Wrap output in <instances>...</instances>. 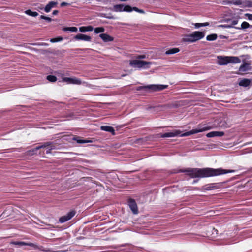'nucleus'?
I'll return each mask as SVG.
<instances>
[{
	"label": "nucleus",
	"mask_w": 252,
	"mask_h": 252,
	"mask_svg": "<svg viewBox=\"0 0 252 252\" xmlns=\"http://www.w3.org/2000/svg\"><path fill=\"white\" fill-rule=\"evenodd\" d=\"M196 28H198L200 27H202V23H195L194 24Z\"/></svg>",
	"instance_id": "40"
},
{
	"label": "nucleus",
	"mask_w": 252,
	"mask_h": 252,
	"mask_svg": "<svg viewBox=\"0 0 252 252\" xmlns=\"http://www.w3.org/2000/svg\"><path fill=\"white\" fill-rule=\"evenodd\" d=\"M46 154H50V153H51V151L52 150L56 149V148L54 146L52 145L51 144L50 146L48 147H47V148H46Z\"/></svg>",
	"instance_id": "33"
},
{
	"label": "nucleus",
	"mask_w": 252,
	"mask_h": 252,
	"mask_svg": "<svg viewBox=\"0 0 252 252\" xmlns=\"http://www.w3.org/2000/svg\"><path fill=\"white\" fill-rule=\"evenodd\" d=\"M102 130L108 131L112 133L113 135L115 134V130L113 127L110 126H102L100 127Z\"/></svg>",
	"instance_id": "19"
},
{
	"label": "nucleus",
	"mask_w": 252,
	"mask_h": 252,
	"mask_svg": "<svg viewBox=\"0 0 252 252\" xmlns=\"http://www.w3.org/2000/svg\"><path fill=\"white\" fill-rule=\"evenodd\" d=\"M252 69L251 66L249 63H244L242 64L239 68L238 74H244L246 72L251 70Z\"/></svg>",
	"instance_id": "9"
},
{
	"label": "nucleus",
	"mask_w": 252,
	"mask_h": 252,
	"mask_svg": "<svg viewBox=\"0 0 252 252\" xmlns=\"http://www.w3.org/2000/svg\"><path fill=\"white\" fill-rule=\"evenodd\" d=\"M132 11L134 10V11H136L138 13H141V14L144 13V11L143 10L139 9L136 7H132Z\"/></svg>",
	"instance_id": "35"
},
{
	"label": "nucleus",
	"mask_w": 252,
	"mask_h": 252,
	"mask_svg": "<svg viewBox=\"0 0 252 252\" xmlns=\"http://www.w3.org/2000/svg\"><path fill=\"white\" fill-rule=\"evenodd\" d=\"M111 10L116 12H121L123 11L131 12L132 7L129 5L124 6L123 4H117L114 5Z\"/></svg>",
	"instance_id": "5"
},
{
	"label": "nucleus",
	"mask_w": 252,
	"mask_h": 252,
	"mask_svg": "<svg viewBox=\"0 0 252 252\" xmlns=\"http://www.w3.org/2000/svg\"><path fill=\"white\" fill-rule=\"evenodd\" d=\"M204 36V32L194 31L190 34L185 35L182 40L184 42L193 43L203 38Z\"/></svg>",
	"instance_id": "2"
},
{
	"label": "nucleus",
	"mask_w": 252,
	"mask_h": 252,
	"mask_svg": "<svg viewBox=\"0 0 252 252\" xmlns=\"http://www.w3.org/2000/svg\"><path fill=\"white\" fill-rule=\"evenodd\" d=\"M39 149H36V147L31 150H29L28 151V154L29 155H30V156H32V155H34V154H37V151Z\"/></svg>",
	"instance_id": "31"
},
{
	"label": "nucleus",
	"mask_w": 252,
	"mask_h": 252,
	"mask_svg": "<svg viewBox=\"0 0 252 252\" xmlns=\"http://www.w3.org/2000/svg\"><path fill=\"white\" fill-rule=\"evenodd\" d=\"M58 4V2L54 1H50L45 7L44 10L46 12H49L51 9L55 7Z\"/></svg>",
	"instance_id": "14"
},
{
	"label": "nucleus",
	"mask_w": 252,
	"mask_h": 252,
	"mask_svg": "<svg viewBox=\"0 0 252 252\" xmlns=\"http://www.w3.org/2000/svg\"><path fill=\"white\" fill-rule=\"evenodd\" d=\"M2 33L0 32V36H2Z\"/></svg>",
	"instance_id": "48"
},
{
	"label": "nucleus",
	"mask_w": 252,
	"mask_h": 252,
	"mask_svg": "<svg viewBox=\"0 0 252 252\" xmlns=\"http://www.w3.org/2000/svg\"><path fill=\"white\" fill-rule=\"evenodd\" d=\"M43 7H40V9H43Z\"/></svg>",
	"instance_id": "49"
},
{
	"label": "nucleus",
	"mask_w": 252,
	"mask_h": 252,
	"mask_svg": "<svg viewBox=\"0 0 252 252\" xmlns=\"http://www.w3.org/2000/svg\"><path fill=\"white\" fill-rule=\"evenodd\" d=\"M152 64V62L144 61L137 59L131 60L129 62V64L130 66L138 69L148 68L150 65Z\"/></svg>",
	"instance_id": "3"
},
{
	"label": "nucleus",
	"mask_w": 252,
	"mask_h": 252,
	"mask_svg": "<svg viewBox=\"0 0 252 252\" xmlns=\"http://www.w3.org/2000/svg\"><path fill=\"white\" fill-rule=\"evenodd\" d=\"M228 3L236 5H242L243 6L252 7V2L249 0L243 1L242 0H236L229 1Z\"/></svg>",
	"instance_id": "7"
},
{
	"label": "nucleus",
	"mask_w": 252,
	"mask_h": 252,
	"mask_svg": "<svg viewBox=\"0 0 252 252\" xmlns=\"http://www.w3.org/2000/svg\"><path fill=\"white\" fill-rule=\"evenodd\" d=\"M238 20L234 19L232 21V24L233 25H235L238 24Z\"/></svg>",
	"instance_id": "41"
},
{
	"label": "nucleus",
	"mask_w": 252,
	"mask_h": 252,
	"mask_svg": "<svg viewBox=\"0 0 252 252\" xmlns=\"http://www.w3.org/2000/svg\"><path fill=\"white\" fill-rule=\"evenodd\" d=\"M168 85H149L144 86H139L137 88L138 91H147L148 90L153 91H158L167 88Z\"/></svg>",
	"instance_id": "4"
},
{
	"label": "nucleus",
	"mask_w": 252,
	"mask_h": 252,
	"mask_svg": "<svg viewBox=\"0 0 252 252\" xmlns=\"http://www.w3.org/2000/svg\"><path fill=\"white\" fill-rule=\"evenodd\" d=\"M25 13L32 17H36L38 15L37 12L32 11L31 10H26Z\"/></svg>",
	"instance_id": "25"
},
{
	"label": "nucleus",
	"mask_w": 252,
	"mask_h": 252,
	"mask_svg": "<svg viewBox=\"0 0 252 252\" xmlns=\"http://www.w3.org/2000/svg\"><path fill=\"white\" fill-rule=\"evenodd\" d=\"M219 27H222L225 28H228L231 27V26L227 25H220L218 26Z\"/></svg>",
	"instance_id": "38"
},
{
	"label": "nucleus",
	"mask_w": 252,
	"mask_h": 252,
	"mask_svg": "<svg viewBox=\"0 0 252 252\" xmlns=\"http://www.w3.org/2000/svg\"><path fill=\"white\" fill-rule=\"evenodd\" d=\"M179 52V49L178 48H174L170 49L165 52V54L166 55H170V54H173L176 53H178Z\"/></svg>",
	"instance_id": "24"
},
{
	"label": "nucleus",
	"mask_w": 252,
	"mask_h": 252,
	"mask_svg": "<svg viewBox=\"0 0 252 252\" xmlns=\"http://www.w3.org/2000/svg\"><path fill=\"white\" fill-rule=\"evenodd\" d=\"M184 172H187L188 174L192 178H205L211 176H219L226 173H234V170H226L221 168L213 169L211 168H189Z\"/></svg>",
	"instance_id": "1"
},
{
	"label": "nucleus",
	"mask_w": 252,
	"mask_h": 252,
	"mask_svg": "<svg viewBox=\"0 0 252 252\" xmlns=\"http://www.w3.org/2000/svg\"><path fill=\"white\" fill-rule=\"evenodd\" d=\"M59 11L58 10H54L53 11L52 14L54 15H57Z\"/></svg>",
	"instance_id": "45"
},
{
	"label": "nucleus",
	"mask_w": 252,
	"mask_h": 252,
	"mask_svg": "<svg viewBox=\"0 0 252 252\" xmlns=\"http://www.w3.org/2000/svg\"><path fill=\"white\" fill-rule=\"evenodd\" d=\"M250 27V24L247 22H243L241 25V27L237 28L238 29H245L246 28H248Z\"/></svg>",
	"instance_id": "29"
},
{
	"label": "nucleus",
	"mask_w": 252,
	"mask_h": 252,
	"mask_svg": "<svg viewBox=\"0 0 252 252\" xmlns=\"http://www.w3.org/2000/svg\"><path fill=\"white\" fill-rule=\"evenodd\" d=\"M224 135L223 131H211L206 134L207 137H221Z\"/></svg>",
	"instance_id": "15"
},
{
	"label": "nucleus",
	"mask_w": 252,
	"mask_h": 252,
	"mask_svg": "<svg viewBox=\"0 0 252 252\" xmlns=\"http://www.w3.org/2000/svg\"><path fill=\"white\" fill-rule=\"evenodd\" d=\"M217 63L220 65H226L228 63V56H218Z\"/></svg>",
	"instance_id": "11"
},
{
	"label": "nucleus",
	"mask_w": 252,
	"mask_h": 252,
	"mask_svg": "<svg viewBox=\"0 0 252 252\" xmlns=\"http://www.w3.org/2000/svg\"><path fill=\"white\" fill-rule=\"evenodd\" d=\"M212 230H213V232H212V233H213V234H214V233H215V234H217V232H218L217 230L215 229V228H213Z\"/></svg>",
	"instance_id": "44"
},
{
	"label": "nucleus",
	"mask_w": 252,
	"mask_h": 252,
	"mask_svg": "<svg viewBox=\"0 0 252 252\" xmlns=\"http://www.w3.org/2000/svg\"><path fill=\"white\" fill-rule=\"evenodd\" d=\"M211 128L210 126H204L201 128L194 129L191 130L190 131H189V132H186V133H184L181 134V136L183 137V136H189V135H191L193 134H195V133H197L198 132H203L205 131H207V130L210 129Z\"/></svg>",
	"instance_id": "8"
},
{
	"label": "nucleus",
	"mask_w": 252,
	"mask_h": 252,
	"mask_svg": "<svg viewBox=\"0 0 252 252\" xmlns=\"http://www.w3.org/2000/svg\"><path fill=\"white\" fill-rule=\"evenodd\" d=\"M63 38L62 37H58L57 38H52L50 39V42L52 43L59 42L62 41Z\"/></svg>",
	"instance_id": "34"
},
{
	"label": "nucleus",
	"mask_w": 252,
	"mask_h": 252,
	"mask_svg": "<svg viewBox=\"0 0 252 252\" xmlns=\"http://www.w3.org/2000/svg\"><path fill=\"white\" fill-rule=\"evenodd\" d=\"M74 38L77 40H83L86 41H90L91 40V37L90 36L83 34H77Z\"/></svg>",
	"instance_id": "13"
},
{
	"label": "nucleus",
	"mask_w": 252,
	"mask_h": 252,
	"mask_svg": "<svg viewBox=\"0 0 252 252\" xmlns=\"http://www.w3.org/2000/svg\"><path fill=\"white\" fill-rule=\"evenodd\" d=\"M180 133V131L175 130L171 132H167L164 134H161L160 136L161 137H174L178 135Z\"/></svg>",
	"instance_id": "16"
},
{
	"label": "nucleus",
	"mask_w": 252,
	"mask_h": 252,
	"mask_svg": "<svg viewBox=\"0 0 252 252\" xmlns=\"http://www.w3.org/2000/svg\"><path fill=\"white\" fill-rule=\"evenodd\" d=\"M75 214L74 211H72L68 213L66 215L61 217L60 218L59 221L61 223H63L70 219H71Z\"/></svg>",
	"instance_id": "10"
},
{
	"label": "nucleus",
	"mask_w": 252,
	"mask_h": 252,
	"mask_svg": "<svg viewBox=\"0 0 252 252\" xmlns=\"http://www.w3.org/2000/svg\"><path fill=\"white\" fill-rule=\"evenodd\" d=\"M47 79L48 80L52 82H54L57 80L56 77L53 75H48L47 77Z\"/></svg>",
	"instance_id": "32"
},
{
	"label": "nucleus",
	"mask_w": 252,
	"mask_h": 252,
	"mask_svg": "<svg viewBox=\"0 0 252 252\" xmlns=\"http://www.w3.org/2000/svg\"><path fill=\"white\" fill-rule=\"evenodd\" d=\"M51 143L50 142H46L45 143L41 145L36 146V149H40L41 148H47V147H48L50 146Z\"/></svg>",
	"instance_id": "28"
},
{
	"label": "nucleus",
	"mask_w": 252,
	"mask_h": 252,
	"mask_svg": "<svg viewBox=\"0 0 252 252\" xmlns=\"http://www.w3.org/2000/svg\"><path fill=\"white\" fill-rule=\"evenodd\" d=\"M63 30L64 31H69L72 32H76L77 31V28L75 27H65L63 28Z\"/></svg>",
	"instance_id": "26"
},
{
	"label": "nucleus",
	"mask_w": 252,
	"mask_h": 252,
	"mask_svg": "<svg viewBox=\"0 0 252 252\" xmlns=\"http://www.w3.org/2000/svg\"><path fill=\"white\" fill-rule=\"evenodd\" d=\"M94 28L91 26H88L86 27H81L79 28V31L84 32L86 31H92L93 30Z\"/></svg>",
	"instance_id": "22"
},
{
	"label": "nucleus",
	"mask_w": 252,
	"mask_h": 252,
	"mask_svg": "<svg viewBox=\"0 0 252 252\" xmlns=\"http://www.w3.org/2000/svg\"><path fill=\"white\" fill-rule=\"evenodd\" d=\"M209 25V24L208 22L203 23H202V27L207 26H208Z\"/></svg>",
	"instance_id": "46"
},
{
	"label": "nucleus",
	"mask_w": 252,
	"mask_h": 252,
	"mask_svg": "<svg viewBox=\"0 0 252 252\" xmlns=\"http://www.w3.org/2000/svg\"><path fill=\"white\" fill-rule=\"evenodd\" d=\"M40 19H45V20H47L49 22H50L52 21L51 18H50V17H46V16H43V15H41L40 16Z\"/></svg>",
	"instance_id": "36"
},
{
	"label": "nucleus",
	"mask_w": 252,
	"mask_h": 252,
	"mask_svg": "<svg viewBox=\"0 0 252 252\" xmlns=\"http://www.w3.org/2000/svg\"><path fill=\"white\" fill-rule=\"evenodd\" d=\"M99 36L104 42L112 41L113 40V37L106 33L101 34Z\"/></svg>",
	"instance_id": "17"
},
{
	"label": "nucleus",
	"mask_w": 252,
	"mask_h": 252,
	"mask_svg": "<svg viewBox=\"0 0 252 252\" xmlns=\"http://www.w3.org/2000/svg\"><path fill=\"white\" fill-rule=\"evenodd\" d=\"M103 16L104 17H106V18H107L108 19H113V16H106L105 15H104Z\"/></svg>",
	"instance_id": "47"
},
{
	"label": "nucleus",
	"mask_w": 252,
	"mask_h": 252,
	"mask_svg": "<svg viewBox=\"0 0 252 252\" xmlns=\"http://www.w3.org/2000/svg\"><path fill=\"white\" fill-rule=\"evenodd\" d=\"M245 16L247 17L249 20H252V14L249 13H246Z\"/></svg>",
	"instance_id": "37"
},
{
	"label": "nucleus",
	"mask_w": 252,
	"mask_h": 252,
	"mask_svg": "<svg viewBox=\"0 0 252 252\" xmlns=\"http://www.w3.org/2000/svg\"><path fill=\"white\" fill-rule=\"evenodd\" d=\"M69 5V4L68 3L65 2H63L61 4V6L62 7L67 6V5Z\"/></svg>",
	"instance_id": "42"
},
{
	"label": "nucleus",
	"mask_w": 252,
	"mask_h": 252,
	"mask_svg": "<svg viewBox=\"0 0 252 252\" xmlns=\"http://www.w3.org/2000/svg\"><path fill=\"white\" fill-rule=\"evenodd\" d=\"M128 205L132 212L134 214H137L138 213V208L135 201L134 200L130 199L128 202Z\"/></svg>",
	"instance_id": "12"
},
{
	"label": "nucleus",
	"mask_w": 252,
	"mask_h": 252,
	"mask_svg": "<svg viewBox=\"0 0 252 252\" xmlns=\"http://www.w3.org/2000/svg\"><path fill=\"white\" fill-rule=\"evenodd\" d=\"M145 58V55H140L137 57V59L140 60V59H144Z\"/></svg>",
	"instance_id": "43"
},
{
	"label": "nucleus",
	"mask_w": 252,
	"mask_h": 252,
	"mask_svg": "<svg viewBox=\"0 0 252 252\" xmlns=\"http://www.w3.org/2000/svg\"><path fill=\"white\" fill-rule=\"evenodd\" d=\"M217 34H212L208 35L206 37V39L208 41H213V40H216L217 39Z\"/></svg>",
	"instance_id": "27"
},
{
	"label": "nucleus",
	"mask_w": 252,
	"mask_h": 252,
	"mask_svg": "<svg viewBox=\"0 0 252 252\" xmlns=\"http://www.w3.org/2000/svg\"><path fill=\"white\" fill-rule=\"evenodd\" d=\"M217 189L216 185L214 184L207 185L204 186L203 189L207 190H210Z\"/></svg>",
	"instance_id": "23"
},
{
	"label": "nucleus",
	"mask_w": 252,
	"mask_h": 252,
	"mask_svg": "<svg viewBox=\"0 0 252 252\" xmlns=\"http://www.w3.org/2000/svg\"><path fill=\"white\" fill-rule=\"evenodd\" d=\"M251 80L249 79H243L240 81L239 85L241 86L247 87L250 85Z\"/></svg>",
	"instance_id": "21"
},
{
	"label": "nucleus",
	"mask_w": 252,
	"mask_h": 252,
	"mask_svg": "<svg viewBox=\"0 0 252 252\" xmlns=\"http://www.w3.org/2000/svg\"><path fill=\"white\" fill-rule=\"evenodd\" d=\"M90 141H87V140H79L77 141V142L79 143H85L89 142Z\"/></svg>",
	"instance_id": "39"
},
{
	"label": "nucleus",
	"mask_w": 252,
	"mask_h": 252,
	"mask_svg": "<svg viewBox=\"0 0 252 252\" xmlns=\"http://www.w3.org/2000/svg\"><path fill=\"white\" fill-rule=\"evenodd\" d=\"M62 82H65L67 84L80 85L84 83L80 79L76 77H63Z\"/></svg>",
	"instance_id": "6"
},
{
	"label": "nucleus",
	"mask_w": 252,
	"mask_h": 252,
	"mask_svg": "<svg viewBox=\"0 0 252 252\" xmlns=\"http://www.w3.org/2000/svg\"><path fill=\"white\" fill-rule=\"evenodd\" d=\"M104 31H105V29L102 27H97V28H96L94 29V32L95 33L103 32H104Z\"/></svg>",
	"instance_id": "30"
},
{
	"label": "nucleus",
	"mask_w": 252,
	"mask_h": 252,
	"mask_svg": "<svg viewBox=\"0 0 252 252\" xmlns=\"http://www.w3.org/2000/svg\"><path fill=\"white\" fill-rule=\"evenodd\" d=\"M14 245H19L21 246L27 245L30 246L34 247L37 248V246L33 243H26L24 242H14L12 243Z\"/></svg>",
	"instance_id": "20"
},
{
	"label": "nucleus",
	"mask_w": 252,
	"mask_h": 252,
	"mask_svg": "<svg viewBox=\"0 0 252 252\" xmlns=\"http://www.w3.org/2000/svg\"><path fill=\"white\" fill-rule=\"evenodd\" d=\"M241 62V60L238 57H229L228 56V63H239Z\"/></svg>",
	"instance_id": "18"
}]
</instances>
